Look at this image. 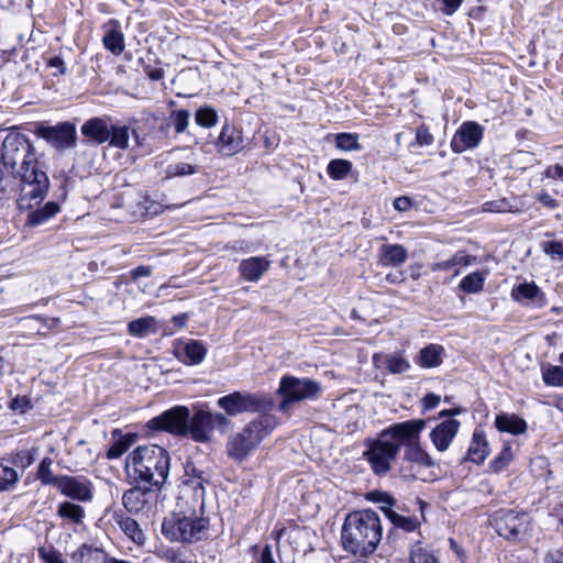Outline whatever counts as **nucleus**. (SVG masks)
Here are the masks:
<instances>
[{
  "label": "nucleus",
  "instance_id": "obj_10",
  "mask_svg": "<svg viewBox=\"0 0 563 563\" xmlns=\"http://www.w3.org/2000/svg\"><path fill=\"white\" fill-rule=\"evenodd\" d=\"M189 409L186 406H174L148 420L147 428L154 431H165L173 435L187 437Z\"/></svg>",
  "mask_w": 563,
  "mask_h": 563
},
{
  "label": "nucleus",
  "instance_id": "obj_56",
  "mask_svg": "<svg viewBox=\"0 0 563 563\" xmlns=\"http://www.w3.org/2000/svg\"><path fill=\"white\" fill-rule=\"evenodd\" d=\"M211 422L212 430L218 429L221 433H225L228 427L230 426V420L223 413H212L211 412Z\"/></svg>",
  "mask_w": 563,
  "mask_h": 563
},
{
  "label": "nucleus",
  "instance_id": "obj_32",
  "mask_svg": "<svg viewBox=\"0 0 563 563\" xmlns=\"http://www.w3.org/2000/svg\"><path fill=\"white\" fill-rule=\"evenodd\" d=\"M156 320L154 317L147 316L132 320L128 323V332L135 338H144L155 332Z\"/></svg>",
  "mask_w": 563,
  "mask_h": 563
},
{
  "label": "nucleus",
  "instance_id": "obj_27",
  "mask_svg": "<svg viewBox=\"0 0 563 563\" xmlns=\"http://www.w3.org/2000/svg\"><path fill=\"white\" fill-rule=\"evenodd\" d=\"M473 260H474V257L471 256L470 254H467L466 252L459 251L448 260L433 263L431 265V271L439 272V271H450L452 268H455L454 275H459L460 274L459 267L470 266L472 264Z\"/></svg>",
  "mask_w": 563,
  "mask_h": 563
},
{
  "label": "nucleus",
  "instance_id": "obj_33",
  "mask_svg": "<svg viewBox=\"0 0 563 563\" xmlns=\"http://www.w3.org/2000/svg\"><path fill=\"white\" fill-rule=\"evenodd\" d=\"M109 145L119 150H126L130 144L129 126L112 124L110 126Z\"/></svg>",
  "mask_w": 563,
  "mask_h": 563
},
{
  "label": "nucleus",
  "instance_id": "obj_25",
  "mask_svg": "<svg viewBox=\"0 0 563 563\" xmlns=\"http://www.w3.org/2000/svg\"><path fill=\"white\" fill-rule=\"evenodd\" d=\"M100 556L103 558V563H131L130 561L106 556L99 549L87 544H82L71 555L73 560L77 563H92V561H97Z\"/></svg>",
  "mask_w": 563,
  "mask_h": 563
},
{
  "label": "nucleus",
  "instance_id": "obj_18",
  "mask_svg": "<svg viewBox=\"0 0 563 563\" xmlns=\"http://www.w3.org/2000/svg\"><path fill=\"white\" fill-rule=\"evenodd\" d=\"M219 153L232 156L243 148L242 132L230 124H224L217 141Z\"/></svg>",
  "mask_w": 563,
  "mask_h": 563
},
{
  "label": "nucleus",
  "instance_id": "obj_38",
  "mask_svg": "<svg viewBox=\"0 0 563 563\" xmlns=\"http://www.w3.org/2000/svg\"><path fill=\"white\" fill-rule=\"evenodd\" d=\"M352 170V163L346 159H332L328 164L327 172L332 179L342 180Z\"/></svg>",
  "mask_w": 563,
  "mask_h": 563
},
{
  "label": "nucleus",
  "instance_id": "obj_51",
  "mask_svg": "<svg viewBox=\"0 0 563 563\" xmlns=\"http://www.w3.org/2000/svg\"><path fill=\"white\" fill-rule=\"evenodd\" d=\"M170 118L176 133H183L188 126L190 112L188 110L180 109L172 112Z\"/></svg>",
  "mask_w": 563,
  "mask_h": 563
},
{
  "label": "nucleus",
  "instance_id": "obj_50",
  "mask_svg": "<svg viewBox=\"0 0 563 563\" xmlns=\"http://www.w3.org/2000/svg\"><path fill=\"white\" fill-rule=\"evenodd\" d=\"M277 554H278V562L275 560L273 555V550L271 545H265L264 549L261 552L260 559L256 563H294L292 558H286L284 559L280 553V545L277 544Z\"/></svg>",
  "mask_w": 563,
  "mask_h": 563
},
{
  "label": "nucleus",
  "instance_id": "obj_45",
  "mask_svg": "<svg viewBox=\"0 0 563 563\" xmlns=\"http://www.w3.org/2000/svg\"><path fill=\"white\" fill-rule=\"evenodd\" d=\"M514 459V453L510 445H505L500 453L490 462L489 467L499 473L506 468Z\"/></svg>",
  "mask_w": 563,
  "mask_h": 563
},
{
  "label": "nucleus",
  "instance_id": "obj_49",
  "mask_svg": "<svg viewBox=\"0 0 563 563\" xmlns=\"http://www.w3.org/2000/svg\"><path fill=\"white\" fill-rule=\"evenodd\" d=\"M542 251L554 261H563V240L547 241L541 244Z\"/></svg>",
  "mask_w": 563,
  "mask_h": 563
},
{
  "label": "nucleus",
  "instance_id": "obj_64",
  "mask_svg": "<svg viewBox=\"0 0 563 563\" xmlns=\"http://www.w3.org/2000/svg\"><path fill=\"white\" fill-rule=\"evenodd\" d=\"M394 208L400 212H404V211H407L410 209L411 207V200L406 197V196H402V197H398L394 200Z\"/></svg>",
  "mask_w": 563,
  "mask_h": 563
},
{
  "label": "nucleus",
  "instance_id": "obj_53",
  "mask_svg": "<svg viewBox=\"0 0 563 563\" xmlns=\"http://www.w3.org/2000/svg\"><path fill=\"white\" fill-rule=\"evenodd\" d=\"M157 556L168 563H194L183 553L173 549L161 550L157 552Z\"/></svg>",
  "mask_w": 563,
  "mask_h": 563
},
{
  "label": "nucleus",
  "instance_id": "obj_19",
  "mask_svg": "<svg viewBox=\"0 0 563 563\" xmlns=\"http://www.w3.org/2000/svg\"><path fill=\"white\" fill-rule=\"evenodd\" d=\"M110 119L95 117L87 120L80 128L81 134L97 145L106 143L110 137Z\"/></svg>",
  "mask_w": 563,
  "mask_h": 563
},
{
  "label": "nucleus",
  "instance_id": "obj_47",
  "mask_svg": "<svg viewBox=\"0 0 563 563\" xmlns=\"http://www.w3.org/2000/svg\"><path fill=\"white\" fill-rule=\"evenodd\" d=\"M195 120L198 125L210 128L218 122V115L214 109L205 107L197 110Z\"/></svg>",
  "mask_w": 563,
  "mask_h": 563
},
{
  "label": "nucleus",
  "instance_id": "obj_15",
  "mask_svg": "<svg viewBox=\"0 0 563 563\" xmlns=\"http://www.w3.org/2000/svg\"><path fill=\"white\" fill-rule=\"evenodd\" d=\"M57 489L64 495L78 501H90L93 497V485L84 476L62 475Z\"/></svg>",
  "mask_w": 563,
  "mask_h": 563
},
{
  "label": "nucleus",
  "instance_id": "obj_55",
  "mask_svg": "<svg viewBox=\"0 0 563 563\" xmlns=\"http://www.w3.org/2000/svg\"><path fill=\"white\" fill-rule=\"evenodd\" d=\"M34 462V457L30 451L23 450L16 452L12 457V463L22 468L29 467Z\"/></svg>",
  "mask_w": 563,
  "mask_h": 563
},
{
  "label": "nucleus",
  "instance_id": "obj_43",
  "mask_svg": "<svg viewBox=\"0 0 563 563\" xmlns=\"http://www.w3.org/2000/svg\"><path fill=\"white\" fill-rule=\"evenodd\" d=\"M18 481V472L13 467L0 463V492L12 489Z\"/></svg>",
  "mask_w": 563,
  "mask_h": 563
},
{
  "label": "nucleus",
  "instance_id": "obj_11",
  "mask_svg": "<svg viewBox=\"0 0 563 563\" xmlns=\"http://www.w3.org/2000/svg\"><path fill=\"white\" fill-rule=\"evenodd\" d=\"M184 468L180 498L191 495L194 504L202 509L205 506V483L208 482L205 472L198 470L192 462H187Z\"/></svg>",
  "mask_w": 563,
  "mask_h": 563
},
{
  "label": "nucleus",
  "instance_id": "obj_28",
  "mask_svg": "<svg viewBox=\"0 0 563 563\" xmlns=\"http://www.w3.org/2000/svg\"><path fill=\"white\" fill-rule=\"evenodd\" d=\"M60 207L55 201H48L43 207L31 210L27 213L25 224L29 227H37L47 222L51 218L56 216Z\"/></svg>",
  "mask_w": 563,
  "mask_h": 563
},
{
  "label": "nucleus",
  "instance_id": "obj_5",
  "mask_svg": "<svg viewBox=\"0 0 563 563\" xmlns=\"http://www.w3.org/2000/svg\"><path fill=\"white\" fill-rule=\"evenodd\" d=\"M427 422L424 419H411L398 422L399 429V451L404 448L402 462L408 464L404 465L400 471L404 476L417 478L413 468L433 467L435 461L422 448L420 442L421 432L424 430Z\"/></svg>",
  "mask_w": 563,
  "mask_h": 563
},
{
  "label": "nucleus",
  "instance_id": "obj_20",
  "mask_svg": "<svg viewBox=\"0 0 563 563\" xmlns=\"http://www.w3.org/2000/svg\"><path fill=\"white\" fill-rule=\"evenodd\" d=\"M268 268L269 261L261 256L243 260L239 265L241 277L249 282H257Z\"/></svg>",
  "mask_w": 563,
  "mask_h": 563
},
{
  "label": "nucleus",
  "instance_id": "obj_21",
  "mask_svg": "<svg viewBox=\"0 0 563 563\" xmlns=\"http://www.w3.org/2000/svg\"><path fill=\"white\" fill-rule=\"evenodd\" d=\"M144 487L137 486L128 489L122 496V504L124 508L131 514L140 512L147 503V493L153 488L147 484Z\"/></svg>",
  "mask_w": 563,
  "mask_h": 563
},
{
  "label": "nucleus",
  "instance_id": "obj_2",
  "mask_svg": "<svg viewBox=\"0 0 563 563\" xmlns=\"http://www.w3.org/2000/svg\"><path fill=\"white\" fill-rule=\"evenodd\" d=\"M382 534L383 530L377 512L365 509L346 516L341 538L346 551L366 556L376 550Z\"/></svg>",
  "mask_w": 563,
  "mask_h": 563
},
{
  "label": "nucleus",
  "instance_id": "obj_48",
  "mask_svg": "<svg viewBox=\"0 0 563 563\" xmlns=\"http://www.w3.org/2000/svg\"><path fill=\"white\" fill-rule=\"evenodd\" d=\"M410 563H439L434 554L427 548L417 544L410 553Z\"/></svg>",
  "mask_w": 563,
  "mask_h": 563
},
{
  "label": "nucleus",
  "instance_id": "obj_36",
  "mask_svg": "<svg viewBox=\"0 0 563 563\" xmlns=\"http://www.w3.org/2000/svg\"><path fill=\"white\" fill-rule=\"evenodd\" d=\"M387 518L395 527L408 532L417 530L420 526V521L416 517H406L389 508L387 509Z\"/></svg>",
  "mask_w": 563,
  "mask_h": 563
},
{
  "label": "nucleus",
  "instance_id": "obj_17",
  "mask_svg": "<svg viewBox=\"0 0 563 563\" xmlns=\"http://www.w3.org/2000/svg\"><path fill=\"white\" fill-rule=\"evenodd\" d=\"M211 412L197 410L194 416L189 415L188 435L196 442H207L212 433Z\"/></svg>",
  "mask_w": 563,
  "mask_h": 563
},
{
  "label": "nucleus",
  "instance_id": "obj_35",
  "mask_svg": "<svg viewBox=\"0 0 563 563\" xmlns=\"http://www.w3.org/2000/svg\"><path fill=\"white\" fill-rule=\"evenodd\" d=\"M199 166L195 162H176L166 168V177H185L198 173Z\"/></svg>",
  "mask_w": 563,
  "mask_h": 563
},
{
  "label": "nucleus",
  "instance_id": "obj_26",
  "mask_svg": "<svg viewBox=\"0 0 563 563\" xmlns=\"http://www.w3.org/2000/svg\"><path fill=\"white\" fill-rule=\"evenodd\" d=\"M407 257V250L400 244H384L379 249V258L384 266L401 265Z\"/></svg>",
  "mask_w": 563,
  "mask_h": 563
},
{
  "label": "nucleus",
  "instance_id": "obj_59",
  "mask_svg": "<svg viewBox=\"0 0 563 563\" xmlns=\"http://www.w3.org/2000/svg\"><path fill=\"white\" fill-rule=\"evenodd\" d=\"M538 201L542 203L544 207L549 209H555L559 207L558 200H555L550 194L547 191H542L538 195Z\"/></svg>",
  "mask_w": 563,
  "mask_h": 563
},
{
  "label": "nucleus",
  "instance_id": "obj_39",
  "mask_svg": "<svg viewBox=\"0 0 563 563\" xmlns=\"http://www.w3.org/2000/svg\"><path fill=\"white\" fill-rule=\"evenodd\" d=\"M540 295L539 287L533 283H523L512 289L511 296L516 301L536 300Z\"/></svg>",
  "mask_w": 563,
  "mask_h": 563
},
{
  "label": "nucleus",
  "instance_id": "obj_42",
  "mask_svg": "<svg viewBox=\"0 0 563 563\" xmlns=\"http://www.w3.org/2000/svg\"><path fill=\"white\" fill-rule=\"evenodd\" d=\"M134 437L131 434L123 435L113 442L107 451L108 459H118L122 456L133 444Z\"/></svg>",
  "mask_w": 563,
  "mask_h": 563
},
{
  "label": "nucleus",
  "instance_id": "obj_34",
  "mask_svg": "<svg viewBox=\"0 0 563 563\" xmlns=\"http://www.w3.org/2000/svg\"><path fill=\"white\" fill-rule=\"evenodd\" d=\"M485 279L484 273L473 272L460 282V288L466 294H477L483 290Z\"/></svg>",
  "mask_w": 563,
  "mask_h": 563
},
{
  "label": "nucleus",
  "instance_id": "obj_63",
  "mask_svg": "<svg viewBox=\"0 0 563 563\" xmlns=\"http://www.w3.org/2000/svg\"><path fill=\"white\" fill-rule=\"evenodd\" d=\"M545 176L553 179L563 180V166L560 164L551 165L545 170Z\"/></svg>",
  "mask_w": 563,
  "mask_h": 563
},
{
  "label": "nucleus",
  "instance_id": "obj_3",
  "mask_svg": "<svg viewBox=\"0 0 563 563\" xmlns=\"http://www.w3.org/2000/svg\"><path fill=\"white\" fill-rule=\"evenodd\" d=\"M169 464L168 452L155 444L136 448L126 459V468L133 470L135 482L156 489H161L165 484Z\"/></svg>",
  "mask_w": 563,
  "mask_h": 563
},
{
  "label": "nucleus",
  "instance_id": "obj_44",
  "mask_svg": "<svg viewBox=\"0 0 563 563\" xmlns=\"http://www.w3.org/2000/svg\"><path fill=\"white\" fill-rule=\"evenodd\" d=\"M543 382L548 386H563V367L558 365L549 366L542 374Z\"/></svg>",
  "mask_w": 563,
  "mask_h": 563
},
{
  "label": "nucleus",
  "instance_id": "obj_6",
  "mask_svg": "<svg viewBox=\"0 0 563 563\" xmlns=\"http://www.w3.org/2000/svg\"><path fill=\"white\" fill-rule=\"evenodd\" d=\"M277 424L278 419L274 415H261L250 421L241 431L229 437L228 455L236 462L244 461Z\"/></svg>",
  "mask_w": 563,
  "mask_h": 563
},
{
  "label": "nucleus",
  "instance_id": "obj_24",
  "mask_svg": "<svg viewBox=\"0 0 563 563\" xmlns=\"http://www.w3.org/2000/svg\"><path fill=\"white\" fill-rule=\"evenodd\" d=\"M489 454V444L484 431L475 430L467 450V460L481 464Z\"/></svg>",
  "mask_w": 563,
  "mask_h": 563
},
{
  "label": "nucleus",
  "instance_id": "obj_52",
  "mask_svg": "<svg viewBox=\"0 0 563 563\" xmlns=\"http://www.w3.org/2000/svg\"><path fill=\"white\" fill-rule=\"evenodd\" d=\"M37 552L40 559L45 563H67L62 553L53 547H41Z\"/></svg>",
  "mask_w": 563,
  "mask_h": 563
},
{
  "label": "nucleus",
  "instance_id": "obj_14",
  "mask_svg": "<svg viewBox=\"0 0 563 563\" xmlns=\"http://www.w3.org/2000/svg\"><path fill=\"white\" fill-rule=\"evenodd\" d=\"M499 536L515 540L527 529L528 520L525 514L514 510H500L495 518Z\"/></svg>",
  "mask_w": 563,
  "mask_h": 563
},
{
  "label": "nucleus",
  "instance_id": "obj_40",
  "mask_svg": "<svg viewBox=\"0 0 563 563\" xmlns=\"http://www.w3.org/2000/svg\"><path fill=\"white\" fill-rule=\"evenodd\" d=\"M386 368L391 374H402L410 368V363L400 353L388 354L385 358Z\"/></svg>",
  "mask_w": 563,
  "mask_h": 563
},
{
  "label": "nucleus",
  "instance_id": "obj_16",
  "mask_svg": "<svg viewBox=\"0 0 563 563\" xmlns=\"http://www.w3.org/2000/svg\"><path fill=\"white\" fill-rule=\"evenodd\" d=\"M461 422L456 419H446L435 426L430 432V440L439 452L446 451L456 437Z\"/></svg>",
  "mask_w": 563,
  "mask_h": 563
},
{
  "label": "nucleus",
  "instance_id": "obj_7",
  "mask_svg": "<svg viewBox=\"0 0 563 563\" xmlns=\"http://www.w3.org/2000/svg\"><path fill=\"white\" fill-rule=\"evenodd\" d=\"M209 528V520L198 516L195 509L178 510L166 517L162 533L172 542L192 543L202 539Z\"/></svg>",
  "mask_w": 563,
  "mask_h": 563
},
{
  "label": "nucleus",
  "instance_id": "obj_9",
  "mask_svg": "<svg viewBox=\"0 0 563 563\" xmlns=\"http://www.w3.org/2000/svg\"><path fill=\"white\" fill-rule=\"evenodd\" d=\"M322 386L319 382L311 378H298L295 376H283L279 383L277 394L283 398L279 404V410L287 411L290 404L316 400L320 397Z\"/></svg>",
  "mask_w": 563,
  "mask_h": 563
},
{
  "label": "nucleus",
  "instance_id": "obj_37",
  "mask_svg": "<svg viewBox=\"0 0 563 563\" xmlns=\"http://www.w3.org/2000/svg\"><path fill=\"white\" fill-rule=\"evenodd\" d=\"M53 461L49 457H44L37 468L36 478L41 481L43 485H54L58 487L62 476H56L52 472Z\"/></svg>",
  "mask_w": 563,
  "mask_h": 563
},
{
  "label": "nucleus",
  "instance_id": "obj_22",
  "mask_svg": "<svg viewBox=\"0 0 563 563\" xmlns=\"http://www.w3.org/2000/svg\"><path fill=\"white\" fill-rule=\"evenodd\" d=\"M495 427L499 432H507L512 435L526 433L527 421L515 413H500L495 419Z\"/></svg>",
  "mask_w": 563,
  "mask_h": 563
},
{
  "label": "nucleus",
  "instance_id": "obj_1",
  "mask_svg": "<svg viewBox=\"0 0 563 563\" xmlns=\"http://www.w3.org/2000/svg\"><path fill=\"white\" fill-rule=\"evenodd\" d=\"M3 172V181L9 176L19 180L18 207L22 210L38 206L46 197L49 189V179L45 170V164L40 161V155L33 143L24 154H18L8 164L0 168Z\"/></svg>",
  "mask_w": 563,
  "mask_h": 563
},
{
  "label": "nucleus",
  "instance_id": "obj_13",
  "mask_svg": "<svg viewBox=\"0 0 563 563\" xmlns=\"http://www.w3.org/2000/svg\"><path fill=\"white\" fill-rule=\"evenodd\" d=\"M483 136L484 128L481 124L466 121L455 132L451 141V148L454 153H463L466 150L475 148L479 145Z\"/></svg>",
  "mask_w": 563,
  "mask_h": 563
},
{
  "label": "nucleus",
  "instance_id": "obj_62",
  "mask_svg": "<svg viewBox=\"0 0 563 563\" xmlns=\"http://www.w3.org/2000/svg\"><path fill=\"white\" fill-rule=\"evenodd\" d=\"M131 278L133 280H137L141 277H148L152 274V268L150 266H137L134 269L131 271Z\"/></svg>",
  "mask_w": 563,
  "mask_h": 563
},
{
  "label": "nucleus",
  "instance_id": "obj_58",
  "mask_svg": "<svg viewBox=\"0 0 563 563\" xmlns=\"http://www.w3.org/2000/svg\"><path fill=\"white\" fill-rule=\"evenodd\" d=\"M373 495H377V498L375 500L382 504L380 508L385 516L387 517V509H393L395 503L393 496L387 493H374Z\"/></svg>",
  "mask_w": 563,
  "mask_h": 563
},
{
  "label": "nucleus",
  "instance_id": "obj_30",
  "mask_svg": "<svg viewBox=\"0 0 563 563\" xmlns=\"http://www.w3.org/2000/svg\"><path fill=\"white\" fill-rule=\"evenodd\" d=\"M114 520L119 525L121 530L124 532V534L129 537L133 542H135L136 544L144 543V533L140 529L139 523L134 519L125 516L122 512H115Z\"/></svg>",
  "mask_w": 563,
  "mask_h": 563
},
{
  "label": "nucleus",
  "instance_id": "obj_41",
  "mask_svg": "<svg viewBox=\"0 0 563 563\" xmlns=\"http://www.w3.org/2000/svg\"><path fill=\"white\" fill-rule=\"evenodd\" d=\"M84 509L81 506L70 501L59 504L58 515L63 518L69 519L75 523H80L84 518Z\"/></svg>",
  "mask_w": 563,
  "mask_h": 563
},
{
  "label": "nucleus",
  "instance_id": "obj_60",
  "mask_svg": "<svg viewBox=\"0 0 563 563\" xmlns=\"http://www.w3.org/2000/svg\"><path fill=\"white\" fill-rule=\"evenodd\" d=\"M440 400H441V398H440L439 395H435L433 393H428L422 398L423 408L426 410L433 409V408H435L440 404Z\"/></svg>",
  "mask_w": 563,
  "mask_h": 563
},
{
  "label": "nucleus",
  "instance_id": "obj_61",
  "mask_svg": "<svg viewBox=\"0 0 563 563\" xmlns=\"http://www.w3.org/2000/svg\"><path fill=\"white\" fill-rule=\"evenodd\" d=\"M47 65L56 69V73H54V75H64L67 70L65 62L63 60V58L58 56L49 58Z\"/></svg>",
  "mask_w": 563,
  "mask_h": 563
},
{
  "label": "nucleus",
  "instance_id": "obj_29",
  "mask_svg": "<svg viewBox=\"0 0 563 563\" xmlns=\"http://www.w3.org/2000/svg\"><path fill=\"white\" fill-rule=\"evenodd\" d=\"M444 349L439 344H429L420 350L417 364L421 367L432 368L442 364Z\"/></svg>",
  "mask_w": 563,
  "mask_h": 563
},
{
  "label": "nucleus",
  "instance_id": "obj_31",
  "mask_svg": "<svg viewBox=\"0 0 563 563\" xmlns=\"http://www.w3.org/2000/svg\"><path fill=\"white\" fill-rule=\"evenodd\" d=\"M183 354L185 357L183 362L185 364L198 365L205 360L207 347L201 341L190 339L184 343Z\"/></svg>",
  "mask_w": 563,
  "mask_h": 563
},
{
  "label": "nucleus",
  "instance_id": "obj_54",
  "mask_svg": "<svg viewBox=\"0 0 563 563\" xmlns=\"http://www.w3.org/2000/svg\"><path fill=\"white\" fill-rule=\"evenodd\" d=\"M284 534L287 536V539L290 543H292V542L298 543L299 540L307 537L308 532H307L306 528L292 527L288 530H282L279 532L278 538H282Z\"/></svg>",
  "mask_w": 563,
  "mask_h": 563
},
{
  "label": "nucleus",
  "instance_id": "obj_23",
  "mask_svg": "<svg viewBox=\"0 0 563 563\" xmlns=\"http://www.w3.org/2000/svg\"><path fill=\"white\" fill-rule=\"evenodd\" d=\"M104 47L113 55H120L124 51V35L120 30V24L115 20H111L107 26L102 38Z\"/></svg>",
  "mask_w": 563,
  "mask_h": 563
},
{
  "label": "nucleus",
  "instance_id": "obj_8",
  "mask_svg": "<svg viewBox=\"0 0 563 563\" xmlns=\"http://www.w3.org/2000/svg\"><path fill=\"white\" fill-rule=\"evenodd\" d=\"M217 405L228 416H238L244 412L268 415L267 412L274 407V401L267 394L234 391L220 397Z\"/></svg>",
  "mask_w": 563,
  "mask_h": 563
},
{
  "label": "nucleus",
  "instance_id": "obj_46",
  "mask_svg": "<svg viewBox=\"0 0 563 563\" xmlns=\"http://www.w3.org/2000/svg\"><path fill=\"white\" fill-rule=\"evenodd\" d=\"M335 145L342 151H357L361 148L358 136L353 133H339L335 136Z\"/></svg>",
  "mask_w": 563,
  "mask_h": 563
},
{
  "label": "nucleus",
  "instance_id": "obj_12",
  "mask_svg": "<svg viewBox=\"0 0 563 563\" xmlns=\"http://www.w3.org/2000/svg\"><path fill=\"white\" fill-rule=\"evenodd\" d=\"M38 135L57 150L74 147L77 141L76 128L69 122H62L52 126H41Z\"/></svg>",
  "mask_w": 563,
  "mask_h": 563
},
{
  "label": "nucleus",
  "instance_id": "obj_4",
  "mask_svg": "<svg viewBox=\"0 0 563 563\" xmlns=\"http://www.w3.org/2000/svg\"><path fill=\"white\" fill-rule=\"evenodd\" d=\"M364 448L362 456L372 473L378 477L386 476L399 456L398 422L382 430L375 438L366 439Z\"/></svg>",
  "mask_w": 563,
  "mask_h": 563
},
{
  "label": "nucleus",
  "instance_id": "obj_57",
  "mask_svg": "<svg viewBox=\"0 0 563 563\" xmlns=\"http://www.w3.org/2000/svg\"><path fill=\"white\" fill-rule=\"evenodd\" d=\"M416 141L421 146H428L433 143L434 139L429 129L426 125H421L417 129Z\"/></svg>",
  "mask_w": 563,
  "mask_h": 563
}]
</instances>
